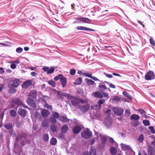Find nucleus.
Masks as SVG:
<instances>
[{
  "label": "nucleus",
  "instance_id": "obj_1",
  "mask_svg": "<svg viewBox=\"0 0 155 155\" xmlns=\"http://www.w3.org/2000/svg\"><path fill=\"white\" fill-rule=\"evenodd\" d=\"M81 135L82 137L86 139L90 138L92 135V132L88 129L81 132Z\"/></svg>",
  "mask_w": 155,
  "mask_h": 155
},
{
  "label": "nucleus",
  "instance_id": "obj_2",
  "mask_svg": "<svg viewBox=\"0 0 155 155\" xmlns=\"http://www.w3.org/2000/svg\"><path fill=\"white\" fill-rule=\"evenodd\" d=\"M21 83V82L19 79H15L9 84L8 86L9 87H16L18 86Z\"/></svg>",
  "mask_w": 155,
  "mask_h": 155
},
{
  "label": "nucleus",
  "instance_id": "obj_3",
  "mask_svg": "<svg viewBox=\"0 0 155 155\" xmlns=\"http://www.w3.org/2000/svg\"><path fill=\"white\" fill-rule=\"evenodd\" d=\"M145 77L147 80H151L154 78L155 75L153 71H150L146 73Z\"/></svg>",
  "mask_w": 155,
  "mask_h": 155
},
{
  "label": "nucleus",
  "instance_id": "obj_4",
  "mask_svg": "<svg viewBox=\"0 0 155 155\" xmlns=\"http://www.w3.org/2000/svg\"><path fill=\"white\" fill-rule=\"evenodd\" d=\"M95 134L97 135V138L98 140L99 137H101V141L103 144H104L106 143L107 141L106 136L102 135L97 132H95Z\"/></svg>",
  "mask_w": 155,
  "mask_h": 155
},
{
  "label": "nucleus",
  "instance_id": "obj_5",
  "mask_svg": "<svg viewBox=\"0 0 155 155\" xmlns=\"http://www.w3.org/2000/svg\"><path fill=\"white\" fill-rule=\"evenodd\" d=\"M69 99L74 106H77L79 103V99L75 96H71V97Z\"/></svg>",
  "mask_w": 155,
  "mask_h": 155
},
{
  "label": "nucleus",
  "instance_id": "obj_6",
  "mask_svg": "<svg viewBox=\"0 0 155 155\" xmlns=\"http://www.w3.org/2000/svg\"><path fill=\"white\" fill-rule=\"evenodd\" d=\"M104 124L107 128L110 127L112 124V120L111 117L108 116L106 118L104 121Z\"/></svg>",
  "mask_w": 155,
  "mask_h": 155
},
{
  "label": "nucleus",
  "instance_id": "obj_7",
  "mask_svg": "<svg viewBox=\"0 0 155 155\" xmlns=\"http://www.w3.org/2000/svg\"><path fill=\"white\" fill-rule=\"evenodd\" d=\"M112 110L114 113L118 116H120L123 113L124 110L121 108H113Z\"/></svg>",
  "mask_w": 155,
  "mask_h": 155
},
{
  "label": "nucleus",
  "instance_id": "obj_8",
  "mask_svg": "<svg viewBox=\"0 0 155 155\" xmlns=\"http://www.w3.org/2000/svg\"><path fill=\"white\" fill-rule=\"evenodd\" d=\"M26 101L29 106L34 108L35 107V102L32 99L30 98L29 97H28Z\"/></svg>",
  "mask_w": 155,
  "mask_h": 155
},
{
  "label": "nucleus",
  "instance_id": "obj_9",
  "mask_svg": "<svg viewBox=\"0 0 155 155\" xmlns=\"http://www.w3.org/2000/svg\"><path fill=\"white\" fill-rule=\"evenodd\" d=\"M32 80H28L22 84V87L23 88H26L28 87L32 83Z\"/></svg>",
  "mask_w": 155,
  "mask_h": 155
},
{
  "label": "nucleus",
  "instance_id": "obj_10",
  "mask_svg": "<svg viewBox=\"0 0 155 155\" xmlns=\"http://www.w3.org/2000/svg\"><path fill=\"white\" fill-rule=\"evenodd\" d=\"M41 113L43 117H46L48 116L50 114V112L47 110L42 109L41 110Z\"/></svg>",
  "mask_w": 155,
  "mask_h": 155
},
{
  "label": "nucleus",
  "instance_id": "obj_11",
  "mask_svg": "<svg viewBox=\"0 0 155 155\" xmlns=\"http://www.w3.org/2000/svg\"><path fill=\"white\" fill-rule=\"evenodd\" d=\"M77 29L78 30H81L84 31H95V30L93 29L89 28L84 26H78L77 27Z\"/></svg>",
  "mask_w": 155,
  "mask_h": 155
},
{
  "label": "nucleus",
  "instance_id": "obj_12",
  "mask_svg": "<svg viewBox=\"0 0 155 155\" xmlns=\"http://www.w3.org/2000/svg\"><path fill=\"white\" fill-rule=\"evenodd\" d=\"M91 95L99 98H102L103 97V94L99 91L93 92L92 94Z\"/></svg>",
  "mask_w": 155,
  "mask_h": 155
},
{
  "label": "nucleus",
  "instance_id": "obj_13",
  "mask_svg": "<svg viewBox=\"0 0 155 155\" xmlns=\"http://www.w3.org/2000/svg\"><path fill=\"white\" fill-rule=\"evenodd\" d=\"M18 113L22 117H25L26 115V111L24 109L20 108L18 110Z\"/></svg>",
  "mask_w": 155,
  "mask_h": 155
},
{
  "label": "nucleus",
  "instance_id": "obj_14",
  "mask_svg": "<svg viewBox=\"0 0 155 155\" xmlns=\"http://www.w3.org/2000/svg\"><path fill=\"white\" fill-rule=\"evenodd\" d=\"M12 102L18 105H21L22 104V102L18 98L13 99L12 101Z\"/></svg>",
  "mask_w": 155,
  "mask_h": 155
},
{
  "label": "nucleus",
  "instance_id": "obj_15",
  "mask_svg": "<svg viewBox=\"0 0 155 155\" xmlns=\"http://www.w3.org/2000/svg\"><path fill=\"white\" fill-rule=\"evenodd\" d=\"M60 82L61 83L62 87H65L67 85V82L66 78L64 77L60 80Z\"/></svg>",
  "mask_w": 155,
  "mask_h": 155
},
{
  "label": "nucleus",
  "instance_id": "obj_16",
  "mask_svg": "<svg viewBox=\"0 0 155 155\" xmlns=\"http://www.w3.org/2000/svg\"><path fill=\"white\" fill-rule=\"evenodd\" d=\"M153 147L151 146H148L147 147V151L148 152V155H154L153 150Z\"/></svg>",
  "mask_w": 155,
  "mask_h": 155
},
{
  "label": "nucleus",
  "instance_id": "obj_17",
  "mask_svg": "<svg viewBox=\"0 0 155 155\" xmlns=\"http://www.w3.org/2000/svg\"><path fill=\"white\" fill-rule=\"evenodd\" d=\"M90 108V106L86 105L83 106L81 108V111L83 112H85L88 110Z\"/></svg>",
  "mask_w": 155,
  "mask_h": 155
},
{
  "label": "nucleus",
  "instance_id": "obj_18",
  "mask_svg": "<svg viewBox=\"0 0 155 155\" xmlns=\"http://www.w3.org/2000/svg\"><path fill=\"white\" fill-rule=\"evenodd\" d=\"M81 130V128L80 126H76L73 129V131L74 134H77L79 133Z\"/></svg>",
  "mask_w": 155,
  "mask_h": 155
},
{
  "label": "nucleus",
  "instance_id": "obj_19",
  "mask_svg": "<svg viewBox=\"0 0 155 155\" xmlns=\"http://www.w3.org/2000/svg\"><path fill=\"white\" fill-rule=\"evenodd\" d=\"M37 95V91L35 90H32L30 91L29 96L34 98H35Z\"/></svg>",
  "mask_w": 155,
  "mask_h": 155
},
{
  "label": "nucleus",
  "instance_id": "obj_20",
  "mask_svg": "<svg viewBox=\"0 0 155 155\" xmlns=\"http://www.w3.org/2000/svg\"><path fill=\"white\" fill-rule=\"evenodd\" d=\"M130 118L133 120H137L139 119L140 117L137 114H134L131 116Z\"/></svg>",
  "mask_w": 155,
  "mask_h": 155
},
{
  "label": "nucleus",
  "instance_id": "obj_21",
  "mask_svg": "<svg viewBox=\"0 0 155 155\" xmlns=\"http://www.w3.org/2000/svg\"><path fill=\"white\" fill-rule=\"evenodd\" d=\"M45 72H47L48 74H50L54 71V68H42Z\"/></svg>",
  "mask_w": 155,
  "mask_h": 155
},
{
  "label": "nucleus",
  "instance_id": "obj_22",
  "mask_svg": "<svg viewBox=\"0 0 155 155\" xmlns=\"http://www.w3.org/2000/svg\"><path fill=\"white\" fill-rule=\"evenodd\" d=\"M51 130L53 132H56L58 131V128L57 126L54 124H52L50 127Z\"/></svg>",
  "mask_w": 155,
  "mask_h": 155
},
{
  "label": "nucleus",
  "instance_id": "obj_23",
  "mask_svg": "<svg viewBox=\"0 0 155 155\" xmlns=\"http://www.w3.org/2000/svg\"><path fill=\"white\" fill-rule=\"evenodd\" d=\"M59 119L61 121L64 122H67L69 121V119L66 117L63 116H60Z\"/></svg>",
  "mask_w": 155,
  "mask_h": 155
},
{
  "label": "nucleus",
  "instance_id": "obj_24",
  "mask_svg": "<svg viewBox=\"0 0 155 155\" xmlns=\"http://www.w3.org/2000/svg\"><path fill=\"white\" fill-rule=\"evenodd\" d=\"M89 152L91 155H96V150L94 147H92L90 149Z\"/></svg>",
  "mask_w": 155,
  "mask_h": 155
},
{
  "label": "nucleus",
  "instance_id": "obj_25",
  "mask_svg": "<svg viewBox=\"0 0 155 155\" xmlns=\"http://www.w3.org/2000/svg\"><path fill=\"white\" fill-rule=\"evenodd\" d=\"M110 153L112 155H115L116 154L117 150L116 148L114 147H112L110 149Z\"/></svg>",
  "mask_w": 155,
  "mask_h": 155
},
{
  "label": "nucleus",
  "instance_id": "obj_26",
  "mask_svg": "<svg viewBox=\"0 0 155 155\" xmlns=\"http://www.w3.org/2000/svg\"><path fill=\"white\" fill-rule=\"evenodd\" d=\"M48 124V121L47 119H44L42 121L41 125L43 127H45L47 126Z\"/></svg>",
  "mask_w": 155,
  "mask_h": 155
},
{
  "label": "nucleus",
  "instance_id": "obj_27",
  "mask_svg": "<svg viewBox=\"0 0 155 155\" xmlns=\"http://www.w3.org/2000/svg\"><path fill=\"white\" fill-rule=\"evenodd\" d=\"M68 127L67 125H64L61 128L62 132L64 133H66L68 130Z\"/></svg>",
  "mask_w": 155,
  "mask_h": 155
},
{
  "label": "nucleus",
  "instance_id": "obj_28",
  "mask_svg": "<svg viewBox=\"0 0 155 155\" xmlns=\"http://www.w3.org/2000/svg\"><path fill=\"white\" fill-rule=\"evenodd\" d=\"M86 81L87 84L89 85H94L95 84L94 81L88 79H86Z\"/></svg>",
  "mask_w": 155,
  "mask_h": 155
},
{
  "label": "nucleus",
  "instance_id": "obj_29",
  "mask_svg": "<svg viewBox=\"0 0 155 155\" xmlns=\"http://www.w3.org/2000/svg\"><path fill=\"white\" fill-rule=\"evenodd\" d=\"M82 81V80L81 78H77L75 81L74 83V84H80Z\"/></svg>",
  "mask_w": 155,
  "mask_h": 155
},
{
  "label": "nucleus",
  "instance_id": "obj_30",
  "mask_svg": "<svg viewBox=\"0 0 155 155\" xmlns=\"http://www.w3.org/2000/svg\"><path fill=\"white\" fill-rule=\"evenodd\" d=\"M98 87L99 88L100 91L102 93L107 88L104 85H100L98 86Z\"/></svg>",
  "mask_w": 155,
  "mask_h": 155
},
{
  "label": "nucleus",
  "instance_id": "obj_31",
  "mask_svg": "<svg viewBox=\"0 0 155 155\" xmlns=\"http://www.w3.org/2000/svg\"><path fill=\"white\" fill-rule=\"evenodd\" d=\"M57 142L56 139L54 137L52 138L50 140V142L51 144L53 145H55Z\"/></svg>",
  "mask_w": 155,
  "mask_h": 155
},
{
  "label": "nucleus",
  "instance_id": "obj_32",
  "mask_svg": "<svg viewBox=\"0 0 155 155\" xmlns=\"http://www.w3.org/2000/svg\"><path fill=\"white\" fill-rule=\"evenodd\" d=\"M60 95L62 96H64L67 97L68 99H69L71 97V95L70 94L66 93H63L60 94Z\"/></svg>",
  "mask_w": 155,
  "mask_h": 155
},
{
  "label": "nucleus",
  "instance_id": "obj_33",
  "mask_svg": "<svg viewBox=\"0 0 155 155\" xmlns=\"http://www.w3.org/2000/svg\"><path fill=\"white\" fill-rule=\"evenodd\" d=\"M123 94L124 96L127 97L130 100H131L132 99V97L126 91H124L123 92Z\"/></svg>",
  "mask_w": 155,
  "mask_h": 155
},
{
  "label": "nucleus",
  "instance_id": "obj_34",
  "mask_svg": "<svg viewBox=\"0 0 155 155\" xmlns=\"http://www.w3.org/2000/svg\"><path fill=\"white\" fill-rule=\"evenodd\" d=\"M81 21L86 23H90V20L87 18L82 17Z\"/></svg>",
  "mask_w": 155,
  "mask_h": 155
},
{
  "label": "nucleus",
  "instance_id": "obj_35",
  "mask_svg": "<svg viewBox=\"0 0 155 155\" xmlns=\"http://www.w3.org/2000/svg\"><path fill=\"white\" fill-rule=\"evenodd\" d=\"M63 77L62 74H59L54 78V80L55 81H57L59 79L60 80Z\"/></svg>",
  "mask_w": 155,
  "mask_h": 155
},
{
  "label": "nucleus",
  "instance_id": "obj_36",
  "mask_svg": "<svg viewBox=\"0 0 155 155\" xmlns=\"http://www.w3.org/2000/svg\"><path fill=\"white\" fill-rule=\"evenodd\" d=\"M101 108V106L99 105H95L91 107V108L92 109L99 110Z\"/></svg>",
  "mask_w": 155,
  "mask_h": 155
},
{
  "label": "nucleus",
  "instance_id": "obj_37",
  "mask_svg": "<svg viewBox=\"0 0 155 155\" xmlns=\"http://www.w3.org/2000/svg\"><path fill=\"white\" fill-rule=\"evenodd\" d=\"M144 139V137L143 134L140 135L138 139V141L139 142L142 143Z\"/></svg>",
  "mask_w": 155,
  "mask_h": 155
},
{
  "label": "nucleus",
  "instance_id": "obj_38",
  "mask_svg": "<svg viewBox=\"0 0 155 155\" xmlns=\"http://www.w3.org/2000/svg\"><path fill=\"white\" fill-rule=\"evenodd\" d=\"M16 114V113L14 110H12L10 112V115L13 117H15Z\"/></svg>",
  "mask_w": 155,
  "mask_h": 155
},
{
  "label": "nucleus",
  "instance_id": "obj_39",
  "mask_svg": "<svg viewBox=\"0 0 155 155\" xmlns=\"http://www.w3.org/2000/svg\"><path fill=\"white\" fill-rule=\"evenodd\" d=\"M5 127L7 129H11L12 128V126L10 124H5Z\"/></svg>",
  "mask_w": 155,
  "mask_h": 155
},
{
  "label": "nucleus",
  "instance_id": "obj_40",
  "mask_svg": "<svg viewBox=\"0 0 155 155\" xmlns=\"http://www.w3.org/2000/svg\"><path fill=\"white\" fill-rule=\"evenodd\" d=\"M43 139L45 141H47L49 140V137L48 134H45L43 136Z\"/></svg>",
  "mask_w": 155,
  "mask_h": 155
},
{
  "label": "nucleus",
  "instance_id": "obj_41",
  "mask_svg": "<svg viewBox=\"0 0 155 155\" xmlns=\"http://www.w3.org/2000/svg\"><path fill=\"white\" fill-rule=\"evenodd\" d=\"M120 98L117 96H114V98L113 99L112 101L113 102L118 101L120 100Z\"/></svg>",
  "mask_w": 155,
  "mask_h": 155
},
{
  "label": "nucleus",
  "instance_id": "obj_42",
  "mask_svg": "<svg viewBox=\"0 0 155 155\" xmlns=\"http://www.w3.org/2000/svg\"><path fill=\"white\" fill-rule=\"evenodd\" d=\"M50 121L51 123L53 124H55L57 122L56 119L53 117H50Z\"/></svg>",
  "mask_w": 155,
  "mask_h": 155
},
{
  "label": "nucleus",
  "instance_id": "obj_43",
  "mask_svg": "<svg viewBox=\"0 0 155 155\" xmlns=\"http://www.w3.org/2000/svg\"><path fill=\"white\" fill-rule=\"evenodd\" d=\"M143 123L145 126H148L150 125V123L149 120H143Z\"/></svg>",
  "mask_w": 155,
  "mask_h": 155
},
{
  "label": "nucleus",
  "instance_id": "obj_44",
  "mask_svg": "<svg viewBox=\"0 0 155 155\" xmlns=\"http://www.w3.org/2000/svg\"><path fill=\"white\" fill-rule=\"evenodd\" d=\"M53 117L55 119H57L58 118H59L60 116L59 114L57 112H54L53 113L52 115Z\"/></svg>",
  "mask_w": 155,
  "mask_h": 155
},
{
  "label": "nucleus",
  "instance_id": "obj_45",
  "mask_svg": "<svg viewBox=\"0 0 155 155\" xmlns=\"http://www.w3.org/2000/svg\"><path fill=\"white\" fill-rule=\"evenodd\" d=\"M150 41L151 44L154 46H155V42L153 37H150Z\"/></svg>",
  "mask_w": 155,
  "mask_h": 155
},
{
  "label": "nucleus",
  "instance_id": "obj_46",
  "mask_svg": "<svg viewBox=\"0 0 155 155\" xmlns=\"http://www.w3.org/2000/svg\"><path fill=\"white\" fill-rule=\"evenodd\" d=\"M45 108H46L50 110H52V107L51 106L49 105L48 104H46L44 105Z\"/></svg>",
  "mask_w": 155,
  "mask_h": 155
},
{
  "label": "nucleus",
  "instance_id": "obj_47",
  "mask_svg": "<svg viewBox=\"0 0 155 155\" xmlns=\"http://www.w3.org/2000/svg\"><path fill=\"white\" fill-rule=\"evenodd\" d=\"M23 51V49L21 47L18 48L16 49V52L18 53H21Z\"/></svg>",
  "mask_w": 155,
  "mask_h": 155
},
{
  "label": "nucleus",
  "instance_id": "obj_48",
  "mask_svg": "<svg viewBox=\"0 0 155 155\" xmlns=\"http://www.w3.org/2000/svg\"><path fill=\"white\" fill-rule=\"evenodd\" d=\"M148 129L150 130L152 133L155 134V130L153 127L150 126L149 127Z\"/></svg>",
  "mask_w": 155,
  "mask_h": 155
},
{
  "label": "nucleus",
  "instance_id": "obj_49",
  "mask_svg": "<svg viewBox=\"0 0 155 155\" xmlns=\"http://www.w3.org/2000/svg\"><path fill=\"white\" fill-rule=\"evenodd\" d=\"M16 91V90L15 88H12L11 89H10L8 90V92L10 93H14Z\"/></svg>",
  "mask_w": 155,
  "mask_h": 155
},
{
  "label": "nucleus",
  "instance_id": "obj_50",
  "mask_svg": "<svg viewBox=\"0 0 155 155\" xmlns=\"http://www.w3.org/2000/svg\"><path fill=\"white\" fill-rule=\"evenodd\" d=\"M105 100L104 99L99 100L98 102V105L101 106V105L105 103Z\"/></svg>",
  "mask_w": 155,
  "mask_h": 155
},
{
  "label": "nucleus",
  "instance_id": "obj_51",
  "mask_svg": "<svg viewBox=\"0 0 155 155\" xmlns=\"http://www.w3.org/2000/svg\"><path fill=\"white\" fill-rule=\"evenodd\" d=\"M48 83L50 85L52 86L53 87L55 86V83L53 80H50L49 81Z\"/></svg>",
  "mask_w": 155,
  "mask_h": 155
},
{
  "label": "nucleus",
  "instance_id": "obj_52",
  "mask_svg": "<svg viewBox=\"0 0 155 155\" xmlns=\"http://www.w3.org/2000/svg\"><path fill=\"white\" fill-rule=\"evenodd\" d=\"M104 111L107 114H110L111 110L110 109H107L106 108H104Z\"/></svg>",
  "mask_w": 155,
  "mask_h": 155
},
{
  "label": "nucleus",
  "instance_id": "obj_53",
  "mask_svg": "<svg viewBox=\"0 0 155 155\" xmlns=\"http://www.w3.org/2000/svg\"><path fill=\"white\" fill-rule=\"evenodd\" d=\"M138 110L139 111V112L143 116L145 114V111L143 109H139Z\"/></svg>",
  "mask_w": 155,
  "mask_h": 155
},
{
  "label": "nucleus",
  "instance_id": "obj_54",
  "mask_svg": "<svg viewBox=\"0 0 155 155\" xmlns=\"http://www.w3.org/2000/svg\"><path fill=\"white\" fill-rule=\"evenodd\" d=\"M70 74L72 75H74L75 74L76 71L74 69H72L70 70Z\"/></svg>",
  "mask_w": 155,
  "mask_h": 155
},
{
  "label": "nucleus",
  "instance_id": "obj_55",
  "mask_svg": "<svg viewBox=\"0 0 155 155\" xmlns=\"http://www.w3.org/2000/svg\"><path fill=\"white\" fill-rule=\"evenodd\" d=\"M76 21H74V22L75 23H79V21H81L82 18H76Z\"/></svg>",
  "mask_w": 155,
  "mask_h": 155
},
{
  "label": "nucleus",
  "instance_id": "obj_56",
  "mask_svg": "<svg viewBox=\"0 0 155 155\" xmlns=\"http://www.w3.org/2000/svg\"><path fill=\"white\" fill-rule=\"evenodd\" d=\"M105 82L108 83L109 84L110 87L112 88H115V86L114 85L111 83H110L109 82H107L106 81H105Z\"/></svg>",
  "mask_w": 155,
  "mask_h": 155
},
{
  "label": "nucleus",
  "instance_id": "obj_57",
  "mask_svg": "<svg viewBox=\"0 0 155 155\" xmlns=\"http://www.w3.org/2000/svg\"><path fill=\"white\" fill-rule=\"evenodd\" d=\"M95 141V139H92L91 140L90 142V144L91 145H92L94 143Z\"/></svg>",
  "mask_w": 155,
  "mask_h": 155
},
{
  "label": "nucleus",
  "instance_id": "obj_58",
  "mask_svg": "<svg viewBox=\"0 0 155 155\" xmlns=\"http://www.w3.org/2000/svg\"><path fill=\"white\" fill-rule=\"evenodd\" d=\"M84 75L87 77H89L91 78L92 77V74H88L87 73H85Z\"/></svg>",
  "mask_w": 155,
  "mask_h": 155
},
{
  "label": "nucleus",
  "instance_id": "obj_59",
  "mask_svg": "<svg viewBox=\"0 0 155 155\" xmlns=\"http://www.w3.org/2000/svg\"><path fill=\"white\" fill-rule=\"evenodd\" d=\"M104 74L107 77L111 78L112 77V75L109 74H107L105 73H104Z\"/></svg>",
  "mask_w": 155,
  "mask_h": 155
},
{
  "label": "nucleus",
  "instance_id": "obj_60",
  "mask_svg": "<svg viewBox=\"0 0 155 155\" xmlns=\"http://www.w3.org/2000/svg\"><path fill=\"white\" fill-rule=\"evenodd\" d=\"M125 112L127 114V115L129 116L130 114V110L128 109H127L125 110Z\"/></svg>",
  "mask_w": 155,
  "mask_h": 155
},
{
  "label": "nucleus",
  "instance_id": "obj_61",
  "mask_svg": "<svg viewBox=\"0 0 155 155\" xmlns=\"http://www.w3.org/2000/svg\"><path fill=\"white\" fill-rule=\"evenodd\" d=\"M109 141L111 143H113L114 142V139L111 138H110Z\"/></svg>",
  "mask_w": 155,
  "mask_h": 155
},
{
  "label": "nucleus",
  "instance_id": "obj_62",
  "mask_svg": "<svg viewBox=\"0 0 155 155\" xmlns=\"http://www.w3.org/2000/svg\"><path fill=\"white\" fill-rule=\"evenodd\" d=\"M10 66L11 68H15L16 67V65L15 64L13 63Z\"/></svg>",
  "mask_w": 155,
  "mask_h": 155
},
{
  "label": "nucleus",
  "instance_id": "obj_63",
  "mask_svg": "<svg viewBox=\"0 0 155 155\" xmlns=\"http://www.w3.org/2000/svg\"><path fill=\"white\" fill-rule=\"evenodd\" d=\"M140 123L138 121H137L134 123V125L135 126H137L139 125Z\"/></svg>",
  "mask_w": 155,
  "mask_h": 155
},
{
  "label": "nucleus",
  "instance_id": "obj_64",
  "mask_svg": "<svg viewBox=\"0 0 155 155\" xmlns=\"http://www.w3.org/2000/svg\"><path fill=\"white\" fill-rule=\"evenodd\" d=\"M31 75L33 76H35L36 75V73L35 72H31Z\"/></svg>",
  "mask_w": 155,
  "mask_h": 155
}]
</instances>
